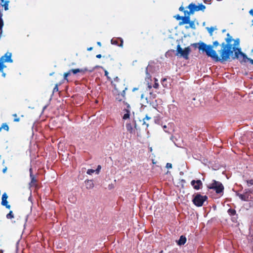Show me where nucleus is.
I'll return each mask as SVG.
<instances>
[{
	"instance_id": "25",
	"label": "nucleus",
	"mask_w": 253,
	"mask_h": 253,
	"mask_svg": "<svg viewBox=\"0 0 253 253\" xmlns=\"http://www.w3.org/2000/svg\"><path fill=\"white\" fill-rule=\"evenodd\" d=\"M95 171V170L94 169H89L87 170L86 173L88 174H92L93 173H94V172Z\"/></svg>"
},
{
	"instance_id": "17",
	"label": "nucleus",
	"mask_w": 253,
	"mask_h": 253,
	"mask_svg": "<svg viewBox=\"0 0 253 253\" xmlns=\"http://www.w3.org/2000/svg\"><path fill=\"white\" fill-rule=\"evenodd\" d=\"M197 10L200 11V10H204V9L206 8V7L203 4H200L198 5H196Z\"/></svg>"
},
{
	"instance_id": "26",
	"label": "nucleus",
	"mask_w": 253,
	"mask_h": 253,
	"mask_svg": "<svg viewBox=\"0 0 253 253\" xmlns=\"http://www.w3.org/2000/svg\"><path fill=\"white\" fill-rule=\"evenodd\" d=\"M219 45V42H217V41H215L213 42V45H212V48H213V47H217L218 46V45Z\"/></svg>"
},
{
	"instance_id": "44",
	"label": "nucleus",
	"mask_w": 253,
	"mask_h": 253,
	"mask_svg": "<svg viewBox=\"0 0 253 253\" xmlns=\"http://www.w3.org/2000/svg\"><path fill=\"white\" fill-rule=\"evenodd\" d=\"M145 101H145V103H146V104H149V101L148 100L147 98H146H146H145Z\"/></svg>"
},
{
	"instance_id": "43",
	"label": "nucleus",
	"mask_w": 253,
	"mask_h": 253,
	"mask_svg": "<svg viewBox=\"0 0 253 253\" xmlns=\"http://www.w3.org/2000/svg\"><path fill=\"white\" fill-rule=\"evenodd\" d=\"M119 80V78L117 77L114 79V82H118Z\"/></svg>"
},
{
	"instance_id": "30",
	"label": "nucleus",
	"mask_w": 253,
	"mask_h": 253,
	"mask_svg": "<svg viewBox=\"0 0 253 253\" xmlns=\"http://www.w3.org/2000/svg\"><path fill=\"white\" fill-rule=\"evenodd\" d=\"M239 197L243 200H246V196L245 195H242V194H240L239 195Z\"/></svg>"
},
{
	"instance_id": "56",
	"label": "nucleus",
	"mask_w": 253,
	"mask_h": 253,
	"mask_svg": "<svg viewBox=\"0 0 253 253\" xmlns=\"http://www.w3.org/2000/svg\"><path fill=\"white\" fill-rule=\"evenodd\" d=\"M120 46H123V41L122 40L121 41V43L120 44Z\"/></svg>"
},
{
	"instance_id": "36",
	"label": "nucleus",
	"mask_w": 253,
	"mask_h": 253,
	"mask_svg": "<svg viewBox=\"0 0 253 253\" xmlns=\"http://www.w3.org/2000/svg\"><path fill=\"white\" fill-rule=\"evenodd\" d=\"M175 17V18L177 19V20H180L181 19V17H180V16L179 15H176V16H174Z\"/></svg>"
},
{
	"instance_id": "5",
	"label": "nucleus",
	"mask_w": 253,
	"mask_h": 253,
	"mask_svg": "<svg viewBox=\"0 0 253 253\" xmlns=\"http://www.w3.org/2000/svg\"><path fill=\"white\" fill-rule=\"evenodd\" d=\"M235 52V56L233 57L234 59L237 58L239 59V60L241 62H246L247 61V59L248 57L247 56L242 53L240 50L238 48V46H236Z\"/></svg>"
},
{
	"instance_id": "40",
	"label": "nucleus",
	"mask_w": 253,
	"mask_h": 253,
	"mask_svg": "<svg viewBox=\"0 0 253 253\" xmlns=\"http://www.w3.org/2000/svg\"><path fill=\"white\" fill-rule=\"evenodd\" d=\"M249 13L251 15L253 16V9H252L250 10Z\"/></svg>"
},
{
	"instance_id": "41",
	"label": "nucleus",
	"mask_w": 253,
	"mask_h": 253,
	"mask_svg": "<svg viewBox=\"0 0 253 253\" xmlns=\"http://www.w3.org/2000/svg\"><path fill=\"white\" fill-rule=\"evenodd\" d=\"M179 9V10H180V11H184V7H182V6L180 7Z\"/></svg>"
},
{
	"instance_id": "46",
	"label": "nucleus",
	"mask_w": 253,
	"mask_h": 253,
	"mask_svg": "<svg viewBox=\"0 0 253 253\" xmlns=\"http://www.w3.org/2000/svg\"><path fill=\"white\" fill-rule=\"evenodd\" d=\"M96 57L98 58H100L101 57V54H97L96 55Z\"/></svg>"
},
{
	"instance_id": "35",
	"label": "nucleus",
	"mask_w": 253,
	"mask_h": 253,
	"mask_svg": "<svg viewBox=\"0 0 253 253\" xmlns=\"http://www.w3.org/2000/svg\"><path fill=\"white\" fill-rule=\"evenodd\" d=\"M143 125H145L146 126V127H148L149 126V124L148 123H147V122L146 120H143Z\"/></svg>"
},
{
	"instance_id": "23",
	"label": "nucleus",
	"mask_w": 253,
	"mask_h": 253,
	"mask_svg": "<svg viewBox=\"0 0 253 253\" xmlns=\"http://www.w3.org/2000/svg\"><path fill=\"white\" fill-rule=\"evenodd\" d=\"M71 72V71H69L68 72H67V73H65L64 74V79H65V80H67V77H68V76L69 75H70Z\"/></svg>"
},
{
	"instance_id": "8",
	"label": "nucleus",
	"mask_w": 253,
	"mask_h": 253,
	"mask_svg": "<svg viewBox=\"0 0 253 253\" xmlns=\"http://www.w3.org/2000/svg\"><path fill=\"white\" fill-rule=\"evenodd\" d=\"M191 184L196 190H199L202 186V182L200 180H192Z\"/></svg>"
},
{
	"instance_id": "6",
	"label": "nucleus",
	"mask_w": 253,
	"mask_h": 253,
	"mask_svg": "<svg viewBox=\"0 0 253 253\" xmlns=\"http://www.w3.org/2000/svg\"><path fill=\"white\" fill-rule=\"evenodd\" d=\"M207 197L206 196H202L200 194L197 195L193 199V203L198 207H201L206 201Z\"/></svg>"
},
{
	"instance_id": "18",
	"label": "nucleus",
	"mask_w": 253,
	"mask_h": 253,
	"mask_svg": "<svg viewBox=\"0 0 253 253\" xmlns=\"http://www.w3.org/2000/svg\"><path fill=\"white\" fill-rule=\"evenodd\" d=\"M126 127L128 131H129L130 133L132 132L133 129L132 125L130 124H127L126 125Z\"/></svg>"
},
{
	"instance_id": "27",
	"label": "nucleus",
	"mask_w": 253,
	"mask_h": 253,
	"mask_svg": "<svg viewBox=\"0 0 253 253\" xmlns=\"http://www.w3.org/2000/svg\"><path fill=\"white\" fill-rule=\"evenodd\" d=\"M247 184L248 186H251L253 185V179H251V180L247 181Z\"/></svg>"
},
{
	"instance_id": "15",
	"label": "nucleus",
	"mask_w": 253,
	"mask_h": 253,
	"mask_svg": "<svg viewBox=\"0 0 253 253\" xmlns=\"http://www.w3.org/2000/svg\"><path fill=\"white\" fill-rule=\"evenodd\" d=\"M206 29L211 36H212L213 32L217 29L216 27H207Z\"/></svg>"
},
{
	"instance_id": "21",
	"label": "nucleus",
	"mask_w": 253,
	"mask_h": 253,
	"mask_svg": "<svg viewBox=\"0 0 253 253\" xmlns=\"http://www.w3.org/2000/svg\"><path fill=\"white\" fill-rule=\"evenodd\" d=\"M6 217L7 218H12L14 217L12 211H10L8 214H7Z\"/></svg>"
},
{
	"instance_id": "19",
	"label": "nucleus",
	"mask_w": 253,
	"mask_h": 253,
	"mask_svg": "<svg viewBox=\"0 0 253 253\" xmlns=\"http://www.w3.org/2000/svg\"><path fill=\"white\" fill-rule=\"evenodd\" d=\"M126 113L124 115L123 119L126 120L129 118V111L128 109L126 110Z\"/></svg>"
},
{
	"instance_id": "60",
	"label": "nucleus",
	"mask_w": 253,
	"mask_h": 253,
	"mask_svg": "<svg viewBox=\"0 0 253 253\" xmlns=\"http://www.w3.org/2000/svg\"><path fill=\"white\" fill-rule=\"evenodd\" d=\"M1 129H2V127H0V131H1Z\"/></svg>"
},
{
	"instance_id": "13",
	"label": "nucleus",
	"mask_w": 253,
	"mask_h": 253,
	"mask_svg": "<svg viewBox=\"0 0 253 253\" xmlns=\"http://www.w3.org/2000/svg\"><path fill=\"white\" fill-rule=\"evenodd\" d=\"M186 241V237L183 236H181L177 243L179 245H182L185 243Z\"/></svg>"
},
{
	"instance_id": "47",
	"label": "nucleus",
	"mask_w": 253,
	"mask_h": 253,
	"mask_svg": "<svg viewBox=\"0 0 253 253\" xmlns=\"http://www.w3.org/2000/svg\"><path fill=\"white\" fill-rule=\"evenodd\" d=\"M6 170H7V168H5L4 169H3V170H2L3 172L5 173L6 172Z\"/></svg>"
},
{
	"instance_id": "33",
	"label": "nucleus",
	"mask_w": 253,
	"mask_h": 253,
	"mask_svg": "<svg viewBox=\"0 0 253 253\" xmlns=\"http://www.w3.org/2000/svg\"><path fill=\"white\" fill-rule=\"evenodd\" d=\"M151 119V117H149L148 115H146L145 118H144L143 120H145L146 121H148Z\"/></svg>"
},
{
	"instance_id": "62",
	"label": "nucleus",
	"mask_w": 253,
	"mask_h": 253,
	"mask_svg": "<svg viewBox=\"0 0 253 253\" xmlns=\"http://www.w3.org/2000/svg\"><path fill=\"white\" fill-rule=\"evenodd\" d=\"M160 253H163V251H161V252H160Z\"/></svg>"
},
{
	"instance_id": "38",
	"label": "nucleus",
	"mask_w": 253,
	"mask_h": 253,
	"mask_svg": "<svg viewBox=\"0 0 253 253\" xmlns=\"http://www.w3.org/2000/svg\"><path fill=\"white\" fill-rule=\"evenodd\" d=\"M150 94L153 98L156 97V94H153L152 92H150Z\"/></svg>"
},
{
	"instance_id": "52",
	"label": "nucleus",
	"mask_w": 253,
	"mask_h": 253,
	"mask_svg": "<svg viewBox=\"0 0 253 253\" xmlns=\"http://www.w3.org/2000/svg\"><path fill=\"white\" fill-rule=\"evenodd\" d=\"M92 49V47H89V48H88L87 50H88V51H90V50H91Z\"/></svg>"
},
{
	"instance_id": "49",
	"label": "nucleus",
	"mask_w": 253,
	"mask_h": 253,
	"mask_svg": "<svg viewBox=\"0 0 253 253\" xmlns=\"http://www.w3.org/2000/svg\"><path fill=\"white\" fill-rule=\"evenodd\" d=\"M148 88L149 89H150L152 88V86H151L150 84H148Z\"/></svg>"
},
{
	"instance_id": "51",
	"label": "nucleus",
	"mask_w": 253,
	"mask_h": 253,
	"mask_svg": "<svg viewBox=\"0 0 253 253\" xmlns=\"http://www.w3.org/2000/svg\"><path fill=\"white\" fill-rule=\"evenodd\" d=\"M167 128V126H166V125H165V126H163V128H164V129H165V128ZM164 130H165V131L166 132H167V131L166 130H165V129H164Z\"/></svg>"
},
{
	"instance_id": "54",
	"label": "nucleus",
	"mask_w": 253,
	"mask_h": 253,
	"mask_svg": "<svg viewBox=\"0 0 253 253\" xmlns=\"http://www.w3.org/2000/svg\"><path fill=\"white\" fill-rule=\"evenodd\" d=\"M137 89V88H133V89H132V91H134L136 90Z\"/></svg>"
},
{
	"instance_id": "28",
	"label": "nucleus",
	"mask_w": 253,
	"mask_h": 253,
	"mask_svg": "<svg viewBox=\"0 0 253 253\" xmlns=\"http://www.w3.org/2000/svg\"><path fill=\"white\" fill-rule=\"evenodd\" d=\"M183 12L184 13L185 16H190V15H191L190 11H188L187 10H184Z\"/></svg>"
},
{
	"instance_id": "20",
	"label": "nucleus",
	"mask_w": 253,
	"mask_h": 253,
	"mask_svg": "<svg viewBox=\"0 0 253 253\" xmlns=\"http://www.w3.org/2000/svg\"><path fill=\"white\" fill-rule=\"evenodd\" d=\"M70 71L71 72L73 73L74 74H77V73L83 71L82 70H80L79 69H72Z\"/></svg>"
},
{
	"instance_id": "31",
	"label": "nucleus",
	"mask_w": 253,
	"mask_h": 253,
	"mask_svg": "<svg viewBox=\"0 0 253 253\" xmlns=\"http://www.w3.org/2000/svg\"><path fill=\"white\" fill-rule=\"evenodd\" d=\"M166 168L167 169H171L172 168V165L170 163H167L166 165Z\"/></svg>"
},
{
	"instance_id": "50",
	"label": "nucleus",
	"mask_w": 253,
	"mask_h": 253,
	"mask_svg": "<svg viewBox=\"0 0 253 253\" xmlns=\"http://www.w3.org/2000/svg\"><path fill=\"white\" fill-rule=\"evenodd\" d=\"M97 44H98L99 46H101V42H97Z\"/></svg>"
},
{
	"instance_id": "37",
	"label": "nucleus",
	"mask_w": 253,
	"mask_h": 253,
	"mask_svg": "<svg viewBox=\"0 0 253 253\" xmlns=\"http://www.w3.org/2000/svg\"><path fill=\"white\" fill-rule=\"evenodd\" d=\"M247 60L249 61L252 64H253V59L248 58Z\"/></svg>"
},
{
	"instance_id": "9",
	"label": "nucleus",
	"mask_w": 253,
	"mask_h": 253,
	"mask_svg": "<svg viewBox=\"0 0 253 253\" xmlns=\"http://www.w3.org/2000/svg\"><path fill=\"white\" fill-rule=\"evenodd\" d=\"M8 196L6 193H4L2 196V202L1 204L3 206H5L7 209H10V206L8 205V202L7 201Z\"/></svg>"
},
{
	"instance_id": "48",
	"label": "nucleus",
	"mask_w": 253,
	"mask_h": 253,
	"mask_svg": "<svg viewBox=\"0 0 253 253\" xmlns=\"http://www.w3.org/2000/svg\"><path fill=\"white\" fill-rule=\"evenodd\" d=\"M141 99H143L144 98V94H141Z\"/></svg>"
},
{
	"instance_id": "4",
	"label": "nucleus",
	"mask_w": 253,
	"mask_h": 253,
	"mask_svg": "<svg viewBox=\"0 0 253 253\" xmlns=\"http://www.w3.org/2000/svg\"><path fill=\"white\" fill-rule=\"evenodd\" d=\"M208 188L215 190L217 193H220L223 192L224 187L221 183L219 181L213 180L212 183L208 185Z\"/></svg>"
},
{
	"instance_id": "39",
	"label": "nucleus",
	"mask_w": 253,
	"mask_h": 253,
	"mask_svg": "<svg viewBox=\"0 0 253 253\" xmlns=\"http://www.w3.org/2000/svg\"><path fill=\"white\" fill-rule=\"evenodd\" d=\"M111 43L112 44H117V42L116 41H114L113 40H111Z\"/></svg>"
},
{
	"instance_id": "57",
	"label": "nucleus",
	"mask_w": 253,
	"mask_h": 253,
	"mask_svg": "<svg viewBox=\"0 0 253 253\" xmlns=\"http://www.w3.org/2000/svg\"><path fill=\"white\" fill-rule=\"evenodd\" d=\"M13 116H14V117H15V118H17V115H16V114H14V115H13Z\"/></svg>"
},
{
	"instance_id": "22",
	"label": "nucleus",
	"mask_w": 253,
	"mask_h": 253,
	"mask_svg": "<svg viewBox=\"0 0 253 253\" xmlns=\"http://www.w3.org/2000/svg\"><path fill=\"white\" fill-rule=\"evenodd\" d=\"M2 128L8 130L9 129V127L6 124H3L1 126Z\"/></svg>"
},
{
	"instance_id": "61",
	"label": "nucleus",
	"mask_w": 253,
	"mask_h": 253,
	"mask_svg": "<svg viewBox=\"0 0 253 253\" xmlns=\"http://www.w3.org/2000/svg\"><path fill=\"white\" fill-rule=\"evenodd\" d=\"M122 84H123L124 86H125V84H124V83H122Z\"/></svg>"
},
{
	"instance_id": "32",
	"label": "nucleus",
	"mask_w": 253,
	"mask_h": 253,
	"mask_svg": "<svg viewBox=\"0 0 253 253\" xmlns=\"http://www.w3.org/2000/svg\"><path fill=\"white\" fill-rule=\"evenodd\" d=\"M159 84L158 83H155L153 85V87L155 88H158V87H159Z\"/></svg>"
},
{
	"instance_id": "12",
	"label": "nucleus",
	"mask_w": 253,
	"mask_h": 253,
	"mask_svg": "<svg viewBox=\"0 0 253 253\" xmlns=\"http://www.w3.org/2000/svg\"><path fill=\"white\" fill-rule=\"evenodd\" d=\"M182 21L180 23V25L188 24L190 23V16H184L181 18Z\"/></svg>"
},
{
	"instance_id": "63",
	"label": "nucleus",
	"mask_w": 253,
	"mask_h": 253,
	"mask_svg": "<svg viewBox=\"0 0 253 253\" xmlns=\"http://www.w3.org/2000/svg\"><path fill=\"white\" fill-rule=\"evenodd\" d=\"M252 52H253V49L252 50Z\"/></svg>"
},
{
	"instance_id": "58",
	"label": "nucleus",
	"mask_w": 253,
	"mask_h": 253,
	"mask_svg": "<svg viewBox=\"0 0 253 253\" xmlns=\"http://www.w3.org/2000/svg\"><path fill=\"white\" fill-rule=\"evenodd\" d=\"M54 90H58V88H57V86L54 88Z\"/></svg>"
},
{
	"instance_id": "7",
	"label": "nucleus",
	"mask_w": 253,
	"mask_h": 253,
	"mask_svg": "<svg viewBox=\"0 0 253 253\" xmlns=\"http://www.w3.org/2000/svg\"><path fill=\"white\" fill-rule=\"evenodd\" d=\"M11 53L7 52L1 57V60H2L3 62L12 63L13 61L11 59Z\"/></svg>"
},
{
	"instance_id": "53",
	"label": "nucleus",
	"mask_w": 253,
	"mask_h": 253,
	"mask_svg": "<svg viewBox=\"0 0 253 253\" xmlns=\"http://www.w3.org/2000/svg\"><path fill=\"white\" fill-rule=\"evenodd\" d=\"M154 81H155V83H156V82L158 83V79H157L155 78V79H154Z\"/></svg>"
},
{
	"instance_id": "1",
	"label": "nucleus",
	"mask_w": 253,
	"mask_h": 253,
	"mask_svg": "<svg viewBox=\"0 0 253 253\" xmlns=\"http://www.w3.org/2000/svg\"><path fill=\"white\" fill-rule=\"evenodd\" d=\"M225 41L226 44L223 42L221 45L222 48L219 51L220 56L218 55L215 50L212 49L211 45H207L204 42H202L199 46V49L205 52L208 56L211 57L215 61H227L230 58V55L235 50L236 46H238L239 40L238 39H233L228 33Z\"/></svg>"
},
{
	"instance_id": "2",
	"label": "nucleus",
	"mask_w": 253,
	"mask_h": 253,
	"mask_svg": "<svg viewBox=\"0 0 253 253\" xmlns=\"http://www.w3.org/2000/svg\"><path fill=\"white\" fill-rule=\"evenodd\" d=\"M115 86V91L114 92V95L115 99L116 101L119 102H123L126 99V91L127 89L126 86H125L122 88H120L118 85L115 84H114Z\"/></svg>"
},
{
	"instance_id": "55",
	"label": "nucleus",
	"mask_w": 253,
	"mask_h": 253,
	"mask_svg": "<svg viewBox=\"0 0 253 253\" xmlns=\"http://www.w3.org/2000/svg\"><path fill=\"white\" fill-rule=\"evenodd\" d=\"M166 81V79L164 78V79H163L162 80V82H165V81Z\"/></svg>"
},
{
	"instance_id": "24",
	"label": "nucleus",
	"mask_w": 253,
	"mask_h": 253,
	"mask_svg": "<svg viewBox=\"0 0 253 253\" xmlns=\"http://www.w3.org/2000/svg\"><path fill=\"white\" fill-rule=\"evenodd\" d=\"M228 212L231 215H234L236 212L233 209H229Z\"/></svg>"
},
{
	"instance_id": "29",
	"label": "nucleus",
	"mask_w": 253,
	"mask_h": 253,
	"mask_svg": "<svg viewBox=\"0 0 253 253\" xmlns=\"http://www.w3.org/2000/svg\"><path fill=\"white\" fill-rule=\"evenodd\" d=\"M30 176L32 179V182H33L35 181V179L34 176H33V175L32 174V169H30Z\"/></svg>"
},
{
	"instance_id": "34",
	"label": "nucleus",
	"mask_w": 253,
	"mask_h": 253,
	"mask_svg": "<svg viewBox=\"0 0 253 253\" xmlns=\"http://www.w3.org/2000/svg\"><path fill=\"white\" fill-rule=\"evenodd\" d=\"M100 169H101V166H98L97 169L95 170V171H96L97 173H99V171Z\"/></svg>"
},
{
	"instance_id": "16",
	"label": "nucleus",
	"mask_w": 253,
	"mask_h": 253,
	"mask_svg": "<svg viewBox=\"0 0 253 253\" xmlns=\"http://www.w3.org/2000/svg\"><path fill=\"white\" fill-rule=\"evenodd\" d=\"M188 24H189V27L186 26V28L190 27L191 28H192L193 29H196L195 20H193V21H191L190 20V23H188Z\"/></svg>"
},
{
	"instance_id": "42",
	"label": "nucleus",
	"mask_w": 253,
	"mask_h": 253,
	"mask_svg": "<svg viewBox=\"0 0 253 253\" xmlns=\"http://www.w3.org/2000/svg\"><path fill=\"white\" fill-rule=\"evenodd\" d=\"M108 74L109 73H108V72L107 71H105V76H106L108 77V78H109Z\"/></svg>"
},
{
	"instance_id": "45",
	"label": "nucleus",
	"mask_w": 253,
	"mask_h": 253,
	"mask_svg": "<svg viewBox=\"0 0 253 253\" xmlns=\"http://www.w3.org/2000/svg\"><path fill=\"white\" fill-rule=\"evenodd\" d=\"M14 121L15 122H19V118H15Z\"/></svg>"
},
{
	"instance_id": "3",
	"label": "nucleus",
	"mask_w": 253,
	"mask_h": 253,
	"mask_svg": "<svg viewBox=\"0 0 253 253\" xmlns=\"http://www.w3.org/2000/svg\"><path fill=\"white\" fill-rule=\"evenodd\" d=\"M190 52L191 48L189 47L182 48L179 44L177 45L176 55L177 56L182 57L185 59H187Z\"/></svg>"
},
{
	"instance_id": "11",
	"label": "nucleus",
	"mask_w": 253,
	"mask_h": 253,
	"mask_svg": "<svg viewBox=\"0 0 253 253\" xmlns=\"http://www.w3.org/2000/svg\"><path fill=\"white\" fill-rule=\"evenodd\" d=\"M188 8L190 10V13L191 14H193L195 11H197V8H196V5L193 3H191L188 6Z\"/></svg>"
},
{
	"instance_id": "10",
	"label": "nucleus",
	"mask_w": 253,
	"mask_h": 253,
	"mask_svg": "<svg viewBox=\"0 0 253 253\" xmlns=\"http://www.w3.org/2000/svg\"><path fill=\"white\" fill-rule=\"evenodd\" d=\"M85 186L87 189H92L94 187V183L91 180H87L85 181Z\"/></svg>"
},
{
	"instance_id": "14",
	"label": "nucleus",
	"mask_w": 253,
	"mask_h": 253,
	"mask_svg": "<svg viewBox=\"0 0 253 253\" xmlns=\"http://www.w3.org/2000/svg\"><path fill=\"white\" fill-rule=\"evenodd\" d=\"M0 3L4 7V9L7 10L8 9L9 1H5L4 0H0Z\"/></svg>"
},
{
	"instance_id": "59",
	"label": "nucleus",
	"mask_w": 253,
	"mask_h": 253,
	"mask_svg": "<svg viewBox=\"0 0 253 253\" xmlns=\"http://www.w3.org/2000/svg\"><path fill=\"white\" fill-rule=\"evenodd\" d=\"M127 107L128 108L130 107V106H129V104H127Z\"/></svg>"
}]
</instances>
